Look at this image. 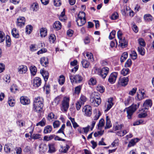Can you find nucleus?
<instances>
[{
  "instance_id": "nucleus-1",
  "label": "nucleus",
  "mask_w": 154,
  "mask_h": 154,
  "mask_svg": "<svg viewBox=\"0 0 154 154\" xmlns=\"http://www.w3.org/2000/svg\"><path fill=\"white\" fill-rule=\"evenodd\" d=\"M44 100L43 98L38 97L35 98L33 105V111L40 114L42 111L44 106Z\"/></svg>"
},
{
  "instance_id": "nucleus-2",
  "label": "nucleus",
  "mask_w": 154,
  "mask_h": 154,
  "mask_svg": "<svg viewBox=\"0 0 154 154\" xmlns=\"http://www.w3.org/2000/svg\"><path fill=\"white\" fill-rule=\"evenodd\" d=\"M140 105V102L138 103L137 104H133L129 107L126 108L124 111L127 109V117L128 119H131L134 113L138 108Z\"/></svg>"
},
{
  "instance_id": "nucleus-3",
  "label": "nucleus",
  "mask_w": 154,
  "mask_h": 154,
  "mask_svg": "<svg viewBox=\"0 0 154 154\" xmlns=\"http://www.w3.org/2000/svg\"><path fill=\"white\" fill-rule=\"evenodd\" d=\"M94 97H91L90 100L92 106H98L101 102V99L99 94L97 92H94L92 94Z\"/></svg>"
},
{
  "instance_id": "nucleus-4",
  "label": "nucleus",
  "mask_w": 154,
  "mask_h": 154,
  "mask_svg": "<svg viewBox=\"0 0 154 154\" xmlns=\"http://www.w3.org/2000/svg\"><path fill=\"white\" fill-rule=\"evenodd\" d=\"M69 79L72 84L74 82L76 83H81L83 80V77L80 75L77 74L72 75L71 74H69Z\"/></svg>"
},
{
  "instance_id": "nucleus-5",
  "label": "nucleus",
  "mask_w": 154,
  "mask_h": 154,
  "mask_svg": "<svg viewBox=\"0 0 154 154\" xmlns=\"http://www.w3.org/2000/svg\"><path fill=\"white\" fill-rule=\"evenodd\" d=\"M69 98L68 97H64L62 102L61 109L63 112H66L69 106Z\"/></svg>"
},
{
  "instance_id": "nucleus-6",
  "label": "nucleus",
  "mask_w": 154,
  "mask_h": 154,
  "mask_svg": "<svg viewBox=\"0 0 154 154\" xmlns=\"http://www.w3.org/2000/svg\"><path fill=\"white\" fill-rule=\"evenodd\" d=\"M109 68L107 67H104L98 71V75L103 79H105L109 72Z\"/></svg>"
},
{
  "instance_id": "nucleus-7",
  "label": "nucleus",
  "mask_w": 154,
  "mask_h": 154,
  "mask_svg": "<svg viewBox=\"0 0 154 154\" xmlns=\"http://www.w3.org/2000/svg\"><path fill=\"white\" fill-rule=\"evenodd\" d=\"M118 75L117 72H113L111 73L108 78V81L111 84H113L114 83Z\"/></svg>"
},
{
  "instance_id": "nucleus-8",
  "label": "nucleus",
  "mask_w": 154,
  "mask_h": 154,
  "mask_svg": "<svg viewBox=\"0 0 154 154\" xmlns=\"http://www.w3.org/2000/svg\"><path fill=\"white\" fill-rule=\"evenodd\" d=\"M82 111L85 112V115L87 116H90L92 114V108L89 105L85 106Z\"/></svg>"
},
{
  "instance_id": "nucleus-9",
  "label": "nucleus",
  "mask_w": 154,
  "mask_h": 154,
  "mask_svg": "<svg viewBox=\"0 0 154 154\" xmlns=\"http://www.w3.org/2000/svg\"><path fill=\"white\" fill-rule=\"evenodd\" d=\"M128 77H121L119 79L118 83L120 85L125 86L128 84Z\"/></svg>"
},
{
  "instance_id": "nucleus-10",
  "label": "nucleus",
  "mask_w": 154,
  "mask_h": 154,
  "mask_svg": "<svg viewBox=\"0 0 154 154\" xmlns=\"http://www.w3.org/2000/svg\"><path fill=\"white\" fill-rule=\"evenodd\" d=\"M25 18L23 17H20L17 19V25L20 27L24 26L25 23Z\"/></svg>"
},
{
  "instance_id": "nucleus-11",
  "label": "nucleus",
  "mask_w": 154,
  "mask_h": 154,
  "mask_svg": "<svg viewBox=\"0 0 154 154\" xmlns=\"http://www.w3.org/2000/svg\"><path fill=\"white\" fill-rule=\"evenodd\" d=\"M20 100L21 104L24 105H28L30 102L29 99L27 97L25 96L21 97Z\"/></svg>"
},
{
  "instance_id": "nucleus-12",
  "label": "nucleus",
  "mask_w": 154,
  "mask_h": 154,
  "mask_svg": "<svg viewBox=\"0 0 154 154\" xmlns=\"http://www.w3.org/2000/svg\"><path fill=\"white\" fill-rule=\"evenodd\" d=\"M33 83L34 86L36 87H38L42 83L41 79L38 77L35 78L33 80Z\"/></svg>"
},
{
  "instance_id": "nucleus-13",
  "label": "nucleus",
  "mask_w": 154,
  "mask_h": 154,
  "mask_svg": "<svg viewBox=\"0 0 154 154\" xmlns=\"http://www.w3.org/2000/svg\"><path fill=\"white\" fill-rule=\"evenodd\" d=\"M112 98L110 97L108 99L106 109L105 110V112L108 111L112 108L114 104Z\"/></svg>"
},
{
  "instance_id": "nucleus-14",
  "label": "nucleus",
  "mask_w": 154,
  "mask_h": 154,
  "mask_svg": "<svg viewBox=\"0 0 154 154\" xmlns=\"http://www.w3.org/2000/svg\"><path fill=\"white\" fill-rule=\"evenodd\" d=\"M40 72L44 78L46 83V82L47 81L49 77V73L48 72L44 69H41Z\"/></svg>"
},
{
  "instance_id": "nucleus-15",
  "label": "nucleus",
  "mask_w": 154,
  "mask_h": 154,
  "mask_svg": "<svg viewBox=\"0 0 154 154\" xmlns=\"http://www.w3.org/2000/svg\"><path fill=\"white\" fill-rule=\"evenodd\" d=\"M119 39V45L122 48L126 47L128 45V42L124 37Z\"/></svg>"
},
{
  "instance_id": "nucleus-16",
  "label": "nucleus",
  "mask_w": 154,
  "mask_h": 154,
  "mask_svg": "<svg viewBox=\"0 0 154 154\" xmlns=\"http://www.w3.org/2000/svg\"><path fill=\"white\" fill-rule=\"evenodd\" d=\"M18 72L20 74H24L26 73L27 70L26 66L24 65H21L18 68Z\"/></svg>"
},
{
  "instance_id": "nucleus-17",
  "label": "nucleus",
  "mask_w": 154,
  "mask_h": 154,
  "mask_svg": "<svg viewBox=\"0 0 154 154\" xmlns=\"http://www.w3.org/2000/svg\"><path fill=\"white\" fill-rule=\"evenodd\" d=\"M152 106L151 100H146L143 104V106L145 109H148L149 107H151Z\"/></svg>"
},
{
  "instance_id": "nucleus-18",
  "label": "nucleus",
  "mask_w": 154,
  "mask_h": 154,
  "mask_svg": "<svg viewBox=\"0 0 154 154\" xmlns=\"http://www.w3.org/2000/svg\"><path fill=\"white\" fill-rule=\"evenodd\" d=\"M76 21L78 26H81L85 24L86 23V19L78 18Z\"/></svg>"
},
{
  "instance_id": "nucleus-19",
  "label": "nucleus",
  "mask_w": 154,
  "mask_h": 154,
  "mask_svg": "<svg viewBox=\"0 0 154 154\" xmlns=\"http://www.w3.org/2000/svg\"><path fill=\"white\" fill-rule=\"evenodd\" d=\"M12 144H7L5 145L4 146V150L5 152L7 153H9L12 150Z\"/></svg>"
},
{
  "instance_id": "nucleus-20",
  "label": "nucleus",
  "mask_w": 154,
  "mask_h": 154,
  "mask_svg": "<svg viewBox=\"0 0 154 154\" xmlns=\"http://www.w3.org/2000/svg\"><path fill=\"white\" fill-rule=\"evenodd\" d=\"M41 64L43 66L46 67L48 63V59L45 57H42L40 60Z\"/></svg>"
},
{
  "instance_id": "nucleus-21",
  "label": "nucleus",
  "mask_w": 154,
  "mask_h": 154,
  "mask_svg": "<svg viewBox=\"0 0 154 154\" xmlns=\"http://www.w3.org/2000/svg\"><path fill=\"white\" fill-rule=\"evenodd\" d=\"M40 35L41 37H45L47 35V31L45 28H42L40 29Z\"/></svg>"
},
{
  "instance_id": "nucleus-22",
  "label": "nucleus",
  "mask_w": 154,
  "mask_h": 154,
  "mask_svg": "<svg viewBox=\"0 0 154 154\" xmlns=\"http://www.w3.org/2000/svg\"><path fill=\"white\" fill-rule=\"evenodd\" d=\"M60 99L61 98L60 97L58 96L57 97L52 103L51 105L53 106L54 107L56 106L58 104L60 101Z\"/></svg>"
},
{
  "instance_id": "nucleus-23",
  "label": "nucleus",
  "mask_w": 154,
  "mask_h": 154,
  "mask_svg": "<svg viewBox=\"0 0 154 154\" xmlns=\"http://www.w3.org/2000/svg\"><path fill=\"white\" fill-rule=\"evenodd\" d=\"M52 127L51 126L48 125L44 128L43 133L45 134L50 133L52 131Z\"/></svg>"
},
{
  "instance_id": "nucleus-24",
  "label": "nucleus",
  "mask_w": 154,
  "mask_h": 154,
  "mask_svg": "<svg viewBox=\"0 0 154 154\" xmlns=\"http://www.w3.org/2000/svg\"><path fill=\"white\" fill-rule=\"evenodd\" d=\"M61 24L59 21H55L53 27L56 30H59L61 28Z\"/></svg>"
},
{
  "instance_id": "nucleus-25",
  "label": "nucleus",
  "mask_w": 154,
  "mask_h": 154,
  "mask_svg": "<svg viewBox=\"0 0 154 154\" xmlns=\"http://www.w3.org/2000/svg\"><path fill=\"white\" fill-rule=\"evenodd\" d=\"M144 18L145 21L146 22H150L152 21L153 17L150 14H147L144 15Z\"/></svg>"
},
{
  "instance_id": "nucleus-26",
  "label": "nucleus",
  "mask_w": 154,
  "mask_h": 154,
  "mask_svg": "<svg viewBox=\"0 0 154 154\" xmlns=\"http://www.w3.org/2000/svg\"><path fill=\"white\" fill-rule=\"evenodd\" d=\"M11 34L14 37L18 38L19 37V34L18 32V31L17 30V29L15 28H13L11 31Z\"/></svg>"
},
{
  "instance_id": "nucleus-27",
  "label": "nucleus",
  "mask_w": 154,
  "mask_h": 154,
  "mask_svg": "<svg viewBox=\"0 0 154 154\" xmlns=\"http://www.w3.org/2000/svg\"><path fill=\"white\" fill-rule=\"evenodd\" d=\"M48 146L49 147V152L52 153L55 151V149L54 144L53 143L49 144Z\"/></svg>"
},
{
  "instance_id": "nucleus-28",
  "label": "nucleus",
  "mask_w": 154,
  "mask_h": 154,
  "mask_svg": "<svg viewBox=\"0 0 154 154\" xmlns=\"http://www.w3.org/2000/svg\"><path fill=\"white\" fill-rule=\"evenodd\" d=\"M139 140L138 138H135L131 140L128 144V147H130L134 146L135 145L136 143L138 142Z\"/></svg>"
},
{
  "instance_id": "nucleus-29",
  "label": "nucleus",
  "mask_w": 154,
  "mask_h": 154,
  "mask_svg": "<svg viewBox=\"0 0 154 154\" xmlns=\"http://www.w3.org/2000/svg\"><path fill=\"white\" fill-rule=\"evenodd\" d=\"M106 126L105 127V129L109 128L112 126V124L111 123L110 119L108 116L106 117Z\"/></svg>"
},
{
  "instance_id": "nucleus-30",
  "label": "nucleus",
  "mask_w": 154,
  "mask_h": 154,
  "mask_svg": "<svg viewBox=\"0 0 154 154\" xmlns=\"http://www.w3.org/2000/svg\"><path fill=\"white\" fill-rule=\"evenodd\" d=\"M140 93L141 94V97H139V94H137L135 97V99H136V100L139 101L143 99L144 98V95L145 94L143 90L142 91H140Z\"/></svg>"
},
{
  "instance_id": "nucleus-31",
  "label": "nucleus",
  "mask_w": 154,
  "mask_h": 154,
  "mask_svg": "<svg viewBox=\"0 0 154 154\" xmlns=\"http://www.w3.org/2000/svg\"><path fill=\"white\" fill-rule=\"evenodd\" d=\"M30 70L31 74L34 76L37 72V69L34 66H32L30 67Z\"/></svg>"
},
{
  "instance_id": "nucleus-32",
  "label": "nucleus",
  "mask_w": 154,
  "mask_h": 154,
  "mask_svg": "<svg viewBox=\"0 0 154 154\" xmlns=\"http://www.w3.org/2000/svg\"><path fill=\"white\" fill-rule=\"evenodd\" d=\"M31 8H32L33 11H36L39 8L38 4L36 2L33 3L31 6Z\"/></svg>"
},
{
  "instance_id": "nucleus-33",
  "label": "nucleus",
  "mask_w": 154,
  "mask_h": 154,
  "mask_svg": "<svg viewBox=\"0 0 154 154\" xmlns=\"http://www.w3.org/2000/svg\"><path fill=\"white\" fill-rule=\"evenodd\" d=\"M81 63L84 68H87L90 65L89 62L86 60L84 59L81 61Z\"/></svg>"
},
{
  "instance_id": "nucleus-34",
  "label": "nucleus",
  "mask_w": 154,
  "mask_h": 154,
  "mask_svg": "<svg viewBox=\"0 0 154 154\" xmlns=\"http://www.w3.org/2000/svg\"><path fill=\"white\" fill-rule=\"evenodd\" d=\"M55 136L54 134L50 135V136H45L43 138V140L45 141H48L52 140Z\"/></svg>"
},
{
  "instance_id": "nucleus-35",
  "label": "nucleus",
  "mask_w": 154,
  "mask_h": 154,
  "mask_svg": "<svg viewBox=\"0 0 154 154\" xmlns=\"http://www.w3.org/2000/svg\"><path fill=\"white\" fill-rule=\"evenodd\" d=\"M128 56V54L127 52H125L123 53L121 58L120 61L122 63L124 62Z\"/></svg>"
},
{
  "instance_id": "nucleus-36",
  "label": "nucleus",
  "mask_w": 154,
  "mask_h": 154,
  "mask_svg": "<svg viewBox=\"0 0 154 154\" xmlns=\"http://www.w3.org/2000/svg\"><path fill=\"white\" fill-rule=\"evenodd\" d=\"M32 26L31 25H28L26 27V32L28 34H30L32 30Z\"/></svg>"
},
{
  "instance_id": "nucleus-37",
  "label": "nucleus",
  "mask_w": 154,
  "mask_h": 154,
  "mask_svg": "<svg viewBox=\"0 0 154 154\" xmlns=\"http://www.w3.org/2000/svg\"><path fill=\"white\" fill-rule=\"evenodd\" d=\"M69 148V146L68 145H66V146L64 147L61 146L60 150V151L63 153H66Z\"/></svg>"
},
{
  "instance_id": "nucleus-38",
  "label": "nucleus",
  "mask_w": 154,
  "mask_h": 154,
  "mask_svg": "<svg viewBox=\"0 0 154 154\" xmlns=\"http://www.w3.org/2000/svg\"><path fill=\"white\" fill-rule=\"evenodd\" d=\"M97 81L95 78H91L88 81V84L90 85H94L96 84Z\"/></svg>"
},
{
  "instance_id": "nucleus-39",
  "label": "nucleus",
  "mask_w": 154,
  "mask_h": 154,
  "mask_svg": "<svg viewBox=\"0 0 154 154\" xmlns=\"http://www.w3.org/2000/svg\"><path fill=\"white\" fill-rule=\"evenodd\" d=\"M86 56L89 60H90L92 62H93L94 61V59L93 58V56L91 53L87 52L86 54Z\"/></svg>"
},
{
  "instance_id": "nucleus-40",
  "label": "nucleus",
  "mask_w": 154,
  "mask_h": 154,
  "mask_svg": "<svg viewBox=\"0 0 154 154\" xmlns=\"http://www.w3.org/2000/svg\"><path fill=\"white\" fill-rule=\"evenodd\" d=\"M82 88V85H79L75 87L74 93L77 94H79L80 93Z\"/></svg>"
},
{
  "instance_id": "nucleus-41",
  "label": "nucleus",
  "mask_w": 154,
  "mask_h": 154,
  "mask_svg": "<svg viewBox=\"0 0 154 154\" xmlns=\"http://www.w3.org/2000/svg\"><path fill=\"white\" fill-rule=\"evenodd\" d=\"M138 51L139 53L142 56H143L145 54V50L142 47H139L137 48Z\"/></svg>"
},
{
  "instance_id": "nucleus-42",
  "label": "nucleus",
  "mask_w": 154,
  "mask_h": 154,
  "mask_svg": "<svg viewBox=\"0 0 154 154\" xmlns=\"http://www.w3.org/2000/svg\"><path fill=\"white\" fill-rule=\"evenodd\" d=\"M104 125V120L103 119H101L99 121L98 124V128L99 130H101V128Z\"/></svg>"
},
{
  "instance_id": "nucleus-43",
  "label": "nucleus",
  "mask_w": 154,
  "mask_h": 154,
  "mask_svg": "<svg viewBox=\"0 0 154 154\" xmlns=\"http://www.w3.org/2000/svg\"><path fill=\"white\" fill-rule=\"evenodd\" d=\"M5 38L7 46L9 47L10 46L11 43V40L10 37L9 35H7Z\"/></svg>"
},
{
  "instance_id": "nucleus-44",
  "label": "nucleus",
  "mask_w": 154,
  "mask_h": 154,
  "mask_svg": "<svg viewBox=\"0 0 154 154\" xmlns=\"http://www.w3.org/2000/svg\"><path fill=\"white\" fill-rule=\"evenodd\" d=\"M121 72L124 76H125L129 74V69L128 68H124L121 71Z\"/></svg>"
},
{
  "instance_id": "nucleus-45",
  "label": "nucleus",
  "mask_w": 154,
  "mask_h": 154,
  "mask_svg": "<svg viewBox=\"0 0 154 154\" xmlns=\"http://www.w3.org/2000/svg\"><path fill=\"white\" fill-rule=\"evenodd\" d=\"M65 82V78L64 76L61 75L59 77V79L58 80L59 84L60 85H63Z\"/></svg>"
},
{
  "instance_id": "nucleus-46",
  "label": "nucleus",
  "mask_w": 154,
  "mask_h": 154,
  "mask_svg": "<svg viewBox=\"0 0 154 154\" xmlns=\"http://www.w3.org/2000/svg\"><path fill=\"white\" fill-rule=\"evenodd\" d=\"M47 146L46 144H41L39 146V148L40 151H44L45 149H47Z\"/></svg>"
},
{
  "instance_id": "nucleus-47",
  "label": "nucleus",
  "mask_w": 154,
  "mask_h": 154,
  "mask_svg": "<svg viewBox=\"0 0 154 154\" xmlns=\"http://www.w3.org/2000/svg\"><path fill=\"white\" fill-rule=\"evenodd\" d=\"M8 103L10 106H13L15 104V101L14 99L10 98L8 100Z\"/></svg>"
},
{
  "instance_id": "nucleus-48",
  "label": "nucleus",
  "mask_w": 154,
  "mask_h": 154,
  "mask_svg": "<svg viewBox=\"0 0 154 154\" xmlns=\"http://www.w3.org/2000/svg\"><path fill=\"white\" fill-rule=\"evenodd\" d=\"M55 39V36L54 34H51L49 37V40L51 42L53 43Z\"/></svg>"
},
{
  "instance_id": "nucleus-49",
  "label": "nucleus",
  "mask_w": 154,
  "mask_h": 154,
  "mask_svg": "<svg viewBox=\"0 0 154 154\" xmlns=\"http://www.w3.org/2000/svg\"><path fill=\"white\" fill-rule=\"evenodd\" d=\"M45 119L43 118L41 121L36 124V126H38L40 125L41 126H44L45 125Z\"/></svg>"
},
{
  "instance_id": "nucleus-50",
  "label": "nucleus",
  "mask_w": 154,
  "mask_h": 154,
  "mask_svg": "<svg viewBox=\"0 0 154 154\" xmlns=\"http://www.w3.org/2000/svg\"><path fill=\"white\" fill-rule=\"evenodd\" d=\"M78 18L86 19L85 13L83 11L80 12L78 15Z\"/></svg>"
},
{
  "instance_id": "nucleus-51",
  "label": "nucleus",
  "mask_w": 154,
  "mask_h": 154,
  "mask_svg": "<svg viewBox=\"0 0 154 154\" xmlns=\"http://www.w3.org/2000/svg\"><path fill=\"white\" fill-rule=\"evenodd\" d=\"M5 38L4 33L0 31V42H3L5 40Z\"/></svg>"
},
{
  "instance_id": "nucleus-52",
  "label": "nucleus",
  "mask_w": 154,
  "mask_h": 154,
  "mask_svg": "<svg viewBox=\"0 0 154 154\" xmlns=\"http://www.w3.org/2000/svg\"><path fill=\"white\" fill-rule=\"evenodd\" d=\"M104 88L101 85H98L97 87V90L101 93H102L104 91Z\"/></svg>"
},
{
  "instance_id": "nucleus-53",
  "label": "nucleus",
  "mask_w": 154,
  "mask_h": 154,
  "mask_svg": "<svg viewBox=\"0 0 154 154\" xmlns=\"http://www.w3.org/2000/svg\"><path fill=\"white\" fill-rule=\"evenodd\" d=\"M82 103H81V101H78L76 103V109L78 110H79L82 106V105H83Z\"/></svg>"
},
{
  "instance_id": "nucleus-54",
  "label": "nucleus",
  "mask_w": 154,
  "mask_h": 154,
  "mask_svg": "<svg viewBox=\"0 0 154 154\" xmlns=\"http://www.w3.org/2000/svg\"><path fill=\"white\" fill-rule=\"evenodd\" d=\"M41 135L38 134H34L32 137V138L34 140L38 139L41 138Z\"/></svg>"
},
{
  "instance_id": "nucleus-55",
  "label": "nucleus",
  "mask_w": 154,
  "mask_h": 154,
  "mask_svg": "<svg viewBox=\"0 0 154 154\" xmlns=\"http://www.w3.org/2000/svg\"><path fill=\"white\" fill-rule=\"evenodd\" d=\"M54 5L56 7L60 6L61 4V0H54Z\"/></svg>"
},
{
  "instance_id": "nucleus-56",
  "label": "nucleus",
  "mask_w": 154,
  "mask_h": 154,
  "mask_svg": "<svg viewBox=\"0 0 154 154\" xmlns=\"http://www.w3.org/2000/svg\"><path fill=\"white\" fill-rule=\"evenodd\" d=\"M131 97H128L124 101V103L125 105L126 106L128 105L131 102Z\"/></svg>"
},
{
  "instance_id": "nucleus-57",
  "label": "nucleus",
  "mask_w": 154,
  "mask_h": 154,
  "mask_svg": "<svg viewBox=\"0 0 154 154\" xmlns=\"http://www.w3.org/2000/svg\"><path fill=\"white\" fill-rule=\"evenodd\" d=\"M132 64V61L131 59H128L125 63V66L126 67H129Z\"/></svg>"
},
{
  "instance_id": "nucleus-58",
  "label": "nucleus",
  "mask_w": 154,
  "mask_h": 154,
  "mask_svg": "<svg viewBox=\"0 0 154 154\" xmlns=\"http://www.w3.org/2000/svg\"><path fill=\"white\" fill-rule=\"evenodd\" d=\"M130 56L132 57V59L133 60H135L137 58V54L135 51H133L132 53L130 54Z\"/></svg>"
},
{
  "instance_id": "nucleus-59",
  "label": "nucleus",
  "mask_w": 154,
  "mask_h": 154,
  "mask_svg": "<svg viewBox=\"0 0 154 154\" xmlns=\"http://www.w3.org/2000/svg\"><path fill=\"white\" fill-rule=\"evenodd\" d=\"M30 50L32 51H34L37 50V48L35 45H31L29 47Z\"/></svg>"
},
{
  "instance_id": "nucleus-60",
  "label": "nucleus",
  "mask_w": 154,
  "mask_h": 154,
  "mask_svg": "<svg viewBox=\"0 0 154 154\" xmlns=\"http://www.w3.org/2000/svg\"><path fill=\"white\" fill-rule=\"evenodd\" d=\"M116 32L115 30H112L110 33L109 36V38L110 39H112L115 37Z\"/></svg>"
},
{
  "instance_id": "nucleus-61",
  "label": "nucleus",
  "mask_w": 154,
  "mask_h": 154,
  "mask_svg": "<svg viewBox=\"0 0 154 154\" xmlns=\"http://www.w3.org/2000/svg\"><path fill=\"white\" fill-rule=\"evenodd\" d=\"M87 98L86 97L83 95H82L80 98V100L81 101V103L84 104V103L86 101Z\"/></svg>"
},
{
  "instance_id": "nucleus-62",
  "label": "nucleus",
  "mask_w": 154,
  "mask_h": 154,
  "mask_svg": "<svg viewBox=\"0 0 154 154\" xmlns=\"http://www.w3.org/2000/svg\"><path fill=\"white\" fill-rule=\"evenodd\" d=\"M10 90L11 92L15 93L17 90L16 85H13L10 88Z\"/></svg>"
},
{
  "instance_id": "nucleus-63",
  "label": "nucleus",
  "mask_w": 154,
  "mask_h": 154,
  "mask_svg": "<svg viewBox=\"0 0 154 154\" xmlns=\"http://www.w3.org/2000/svg\"><path fill=\"white\" fill-rule=\"evenodd\" d=\"M23 151L26 153H31L32 152V150L28 146L26 147L23 149Z\"/></svg>"
},
{
  "instance_id": "nucleus-64",
  "label": "nucleus",
  "mask_w": 154,
  "mask_h": 154,
  "mask_svg": "<svg viewBox=\"0 0 154 154\" xmlns=\"http://www.w3.org/2000/svg\"><path fill=\"white\" fill-rule=\"evenodd\" d=\"M66 32L67 35L71 37L73 35L74 32L72 30L69 29Z\"/></svg>"
}]
</instances>
